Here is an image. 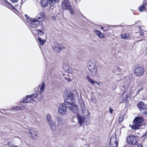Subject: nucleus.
Listing matches in <instances>:
<instances>
[{
  "instance_id": "nucleus-1",
  "label": "nucleus",
  "mask_w": 147,
  "mask_h": 147,
  "mask_svg": "<svg viewBox=\"0 0 147 147\" xmlns=\"http://www.w3.org/2000/svg\"><path fill=\"white\" fill-rule=\"evenodd\" d=\"M38 94H33L31 95H27L26 98H23L20 100V102L22 103H32L35 102V99L37 98Z\"/></svg>"
},
{
  "instance_id": "nucleus-2",
  "label": "nucleus",
  "mask_w": 147,
  "mask_h": 147,
  "mask_svg": "<svg viewBox=\"0 0 147 147\" xmlns=\"http://www.w3.org/2000/svg\"><path fill=\"white\" fill-rule=\"evenodd\" d=\"M66 96L67 99L72 101L78 98L79 94L76 90H74L72 92H67L66 94Z\"/></svg>"
},
{
  "instance_id": "nucleus-3",
  "label": "nucleus",
  "mask_w": 147,
  "mask_h": 147,
  "mask_svg": "<svg viewBox=\"0 0 147 147\" xmlns=\"http://www.w3.org/2000/svg\"><path fill=\"white\" fill-rule=\"evenodd\" d=\"M144 121L143 119L140 117H137L134 120L133 124L131 125V128L134 129H140L141 126V123Z\"/></svg>"
},
{
  "instance_id": "nucleus-4",
  "label": "nucleus",
  "mask_w": 147,
  "mask_h": 147,
  "mask_svg": "<svg viewBox=\"0 0 147 147\" xmlns=\"http://www.w3.org/2000/svg\"><path fill=\"white\" fill-rule=\"evenodd\" d=\"M77 118L78 121V123L81 125L82 123L85 124H88L89 118L88 115H85L82 116L79 114L77 115Z\"/></svg>"
},
{
  "instance_id": "nucleus-5",
  "label": "nucleus",
  "mask_w": 147,
  "mask_h": 147,
  "mask_svg": "<svg viewBox=\"0 0 147 147\" xmlns=\"http://www.w3.org/2000/svg\"><path fill=\"white\" fill-rule=\"evenodd\" d=\"M88 68L92 76L95 75L96 74L97 70L96 64L94 62H90L88 64Z\"/></svg>"
},
{
  "instance_id": "nucleus-6",
  "label": "nucleus",
  "mask_w": 147,
  "mask_h": 147,
  "mask_svg": "<svg viewBox=\"0 0 147 147\" xmlns=\"http://www.w3.org/2000/svg\"><path fill=\"white\" fill-rule=\"evenodd\" d=\"M65 105L69 109L74 113L78 112V109L77 106L74 104H72L68 102H65Z\"/></svg>"
},
{
  "instance_id": "nucleus-7",
  "label": "nucleus",
  "mask_w": 147,
  "mask_h": 147,
  "mask_svg": "<svg viewBox=\"0 0 147 147\" xmlns=\"http://www.w3.org/2000/svg\"><path fill=\"white\" fill-rule=\"evenodd\" d=\"M67 107L65 104H60L58 109L59 113L63 116L66 114L67 110Z\"/></svg>"
},
{
  "instance_id": "nucleus-8",
  "label": "nucleus",
  "mask_w": 147,
  "mask_h": 147,
  "mask_svg": "<svg viewBox=\"0 0 147 147\" xmlns=\"http://www.w3.org/2000/svg\"><path fill=\"white\" fill-rule=\"evenodd\" d=\"M118 142L116 135H113L110 140V147H117Z\"/></svg>"
},
{
  "instance_id": "nucleus-9",
  "label": "nucleus",
  "mask_w": 147,
  "mask_h": 147,
  "mask_svg": "<svg viewBox=\"0 0 147 147\" xmlns=\"http://www.w3.org/2000/svg\"><path fill=\"white\" fill-rule=\"evenodd\" d=\"M126 140L128 144L134 145H136L135 144L137 142L136 137L134 135H131L127 137L126 139Z\"/></svg>"
},
{
  "instance_id": "nucleus-10",
  "label": "nucleus",
  "mask_w": 147,
  "mask_h": 147,
  "mask_svg": "<svg viewBox=\"0 0 147 147\" xmlns=\"http://www.w3.org/2000/svg\"><path fill=\"white\" fill-rule=\"evenodd\" d=\"M71 7L68 0H63L61 2V7L64 10L70 9Z\"/></svg>"
},
{
  "instance_id": "nucleus-11",
  "label": "nucleus",
  "mask_w": 147,
  "mask_h": 147,
  "mask_svg": "<svg viewBox=\"0 0 147 147\" xmlns=\"http://www.w3.org/2000/svg\"><path fill=\"white\" fill-rule=\"evenodd\" d=\"M52 48L53 51L56 52H59L65 48L64 47L57 43H54L52 46Z\"/></svg>"
},
{
  "instance_id": "nucleus-12",
  "label": "nucleus",
  "mask_w": 147,
  "mask_h": 147,
  "mask_svg": "<svg viewBox=\"0 0 147 147\" xmlns=\"http://www.w3.org/2000/svg\"><path fill=\"white\" fill-rule=\"evenodd\" d=\"M28 22L30 24V27L32 30L34 29H36V27L39 22L37 20L33 19H31Z\"/></svg>"
},
{
  "instance_id": "nucleus-13",
  "label": "nucleus",
  "mask_w": 147,
  "mask_h": 147,
  "mask_svg": "<svg viewBox=\"0 0 147 147\" xmlns=\"http://www.w3.org/2000/svg\"><path fill=\"white\" fill-rule=\"evenodd\" d=\"M38 136L37 132L32 129L29 130L28 136L33 140H36Z\"/></svg>"
},
{
  "instance_id": "nucleus-14",
  "label": "nucleus",
  "mask_w": 147,
  "mask_h": 147,
  "mask_svg": "<svg viewBox=\"0 0 147 147\" xmlns=\"http://www.w3.org/2000/svg\"><path fill=\"white\" fill-rule=\"evenodd\" d=\"M144 70L142 67H138L135 69L134 71V73L138 76H141L144 73Z\"/></svg>"
},
{
  "instance_id": "nucleus-15",
  "label": "nucleus",
  "mask_w": 147,
  "mask_h": 147,
  "mask_svg": "<svg viewBox=\"0 0 147 147\" xmlns=\"http://www.w3.org/2000/svg\"><path fill=\"white\" fill-rule=\"evenodd\" d=\"M36 18L37 20H39L38 21L39 22H41L45 20V16L43 13L41 12L38 14L36 17Z\"/></svg>"
},
{
  "instance_id": "nucleus-16",
  "label": "nucleus",
  "mask_w": 147,
  "mask_h": 147,
  "mask_svg": "<svg viewBox=\"0 0 147 147\" xmlns=\"http://www.w3.org/2000/svg\"><path fill=\"white\" fill-rule=\"evenodd\" d=\"M50 126L51 129L53 131H56L58 129V126L56 125L55 122L53 121L49 124Z\"/></svg>"
},
{
  "instance_id": "nucleus-17",
  "label": "nucleus",
  "mask_w": 147,
  "mask_h": 147,
  "mask_svg": "<svg viewBox=\"0 0 147 147\" xmlns=\"http://www.w3.org/2000/svg\"><path fill=\"white\" fill-rule=\"evenodd\" d=\"M49 3V0H41L40 4L42 7H47Z\"/></svg>"
},
{
  "instance_id": "nucleus-18",
  "label": "nucleus",
  "mask_w": 147,
  "mask_h": 147,
  "mask_svg": "<svg viewBox=\"0 0 147 147\" xmlns=\"http://www.w3.org/2000/svg\"><path fill=\"white\" fill-rule=\"evenodd\" d=\"M63 67L65 71L69 73H71L72 70L68 65L64 64L63 66Z\"/></svg>"
},
{
  "instance_id": "nucleus-19",
  "label": "nucleus",
  "mask_w": 147,
  "mask_h": 147,
  "mask_svg": "<svg viewBox=\"0 0 147 147\" xmlns=\"http://www.w3.org/2000/svg\"><path fill=\"white\" fill-rule=\"evenodd\" d=\"M146 107V106L144 105V103L142 102H140L138 105V107L140 111H142V113Z\"/></svg>"
},
{
  "instance_id": "nucleus-20",
  "label": "nucleus",
  "mask_w": 147,
  "mask_h": 147,
  "mask_svg": "<svg viewBox=\"0 0 147 147\" xmlns=\"http://www.w3.org/2000/svg\"><path fill=\"white\" fill-rule=\"evenodd\" d=\"M94 32L98 36L99 38H102L104 37V35L102 33H101L100 31L95 30H94Z\"/></svg>"
},
{
  "instance_id": "nucleus-21",
  "label": "nucleus",
  "mask_w": 147,
  "mask_h": 147,
  "mask_svg": "<svg viewBox=\"0 0 147 147\" xmlns=\"http://www.w3.org/2000/svg\"><path fill=\"white\" fill-rule=\"evenodd\" d=\"M47 121L48 124L50 123L53 121L52 120L51 116L49 114H48L47 115Z\"/></svg>"
},
{
  "instance_id": "nucleus-22",
  "label": "nucleus",
  "mask_w": 147,
  "mask_h": 147,
  "mask_svg": "<svg viewBox=\"0 0 147 147\" xmlns=\"http://www.w3.org/2000/svg\"><path fill=\"white\" fill-rule=\"evenodd\" d=\"M45 83L44 82L42 83L40 89V93L41 94L42 92H43L45 89Z\"/></svg>"
},
{
  "instance_id": "nucleus-23",
  "label": "nucleus",
  "mask_w": 147,
  "mask_h": 147,
  "mask_svg": "<svg viewBox=\"0 0 147 147\" xmlns=\"http://www.w3.org/2000/svg\"><path fill=\"white\" fill-rule=\"evenodd\" d=\"M38 39L39 42L40 44L41 45H42L46 42V41L45 40H42L39 37L38 38Z\"/></svg>"
},
{
  "instance_id": "nucleus-24",
  "label": "nucleus",
  "mask_w": 147,
  "mask_h": 147,
  "mask_svg": "<svg viewBox=\"0 0 147 147\" xmlns=\"http://www.w3.org/2000/svg\"><path fill=\"white\" fill-rule=\"evenodd\" d=\"M130 35L128 34H125L121 36V38L123 39H126L130 37Z\"/></svg>"
},
{
  "instance_id": "nucleus-25",
  "label": "nucleus",
  "mask_w": 147,
  "mask_h": 147,
  "mask_svg": "<svg viewBox=\"0 0 147 147\" xmlns=\"http://www.w3.org/2000/svg\"><path fill=\"white\" fill-rule=\"evenodd\" d=\"M139 10L141 12H142L144 10H145L144 7L143 3L142 5H140L139 7Z\"/></svg>"
},
{
  "instance_id": "nucleus-26",
  "label": "nucleus",
  "mask_w": 147,
  "mask_h": 147,
  "mask_svg": "<svg viewBox=\"0 0 147 147\" xmlns=\"http://www.w3.org/2000/svg\"><path fill=\"white\" fill-rule=\"evenodd\" d=\"M57 120L58 122V125H61L64 123V119H63L59 118L57 119Z\"/></svg>"
},
{
  "instance_id": "nucleus-27",
  "label": "nucleus",
  "mask_w": 147,
  "mask_h": 147,
  "mask_svg": "<svg viewBox=\"0 0 147 147\" xmlns=\"http://www.w3.org/2000/svg\"><path fill=\"white\" fill-rule=\"evenodd\" d=\"M59 0H49V3L51 5L55 4L58 2Z\"/></svg>"
},
{
  "instance_id": "nucleus-28",
  "label": "nucleus",
  "mask_w": 147,
  "mask_h": 147,
  "mask_svg": "<svg viewBox=\"0 0 147 147\" xmlns=\"http://www.w3.org/2000/svg\"><path fill=\"white\" fill-rule=\"evenodd\" d=\"M11 109H16V110H21L22 109L21 107L18 106L12 107Z\"/></svg>"
},
{
  "instance_id": "nucleus-29",
  "label": "nucleus",
  "mask_w": 147,
  "mask_h": 147,
  "mask_svg": "<svg viewBox=\"0 0 147 147\" xmlns=\"http://www.w3.org/2000/svg\"><path fill=\"white\" fill-rule=\"evenodd\" d=\"M123 115H121L119 118V122H121L123 120Z\"/></svg>"
},
{
  "instance_id": "nucleus-30",
  "label": "nucleus",
  "mask_w": 147,
  "mask_h": 147,
  "mask_svg": "<svg viewBox=\"0 0 147 147\" xmlns=\"http://www.w3.org/2000/svg\"><path fill=\"white\" fill-rule=\"evenodd\" d=\"M8 145L10 146L11 147H12L14 145V142L13 141H10L8 143Z\"/></svg>"
},
{
  "instance_id": "nucleus-31",
  "label": "nucleus",
  "mask_w": 147,
  "mask_h": 147,
  "mask_svg": "<svg viewBox=\"0 0 147 147\" xmlns=\"http://www.w3.org/2000/svg\"><path fill=\"white\" fill-rule=\"evenodd\" d=\"M64 78L65 80L67 82H69L71 81V80L67 77H65Z\"/></svg>"
},
{
  "instance_id": "nucleus-32",
  "label": "nucleus",
  "mask_w": 147,
  "mask_h": 147,
  "mask_svg": "<svg viewBox=\"0 0 147 147\" xmlns=\"http://www.w3.org/2000/svg\"><path fill=\"white\" fill-rule=\"evenodd\" d=\"M143 4L145 10L146 11H147V3L144 2H143Z\"/></svg>"
},
{
  "instance_id": "nucleus-33",
  "label": "nucleus",
  "mask_w": 147,
  "mask_h": 147,
  "mask_svg": "<svg viewBox=\"0 0 147 147\" xmlns=\"http://www.w3.org/2000/svg\"><path fill=\"white\" fill-rule=\"evenodd\" d=\"M38 33L39 35H42L43 34V33L41 31L38 30Z\"/></svg>"
},
{
  "instance_id": "nucleus-34",
  "label": "nucleus",
  "mask_w": 147,
  "mask_h": 147,
  "mask_svg": "<svg viewBox=\"0 0 147 147\" xmlns=\"http://www.w3.org/2000/svg\"><path fill=\"white\" fill-rule=\"evenodd\" d=\"M89 82L92 85H94L95 83V81L91 79Z\"/></svg>"
},
{
  "instance_id": "nucleus-35",
  "label": "nucleus",
  "mask_w": 147,
  "mask_h": 147,
  "mask_svg": "<svg viewBox=\"0 0 147 147\" xmlns=\"http://www.w3.org/2000/svg\"><path fill=\"white\" fill-rule=\"evenodd\" d=\"M67 10H69L70 11V13L71 14H73L74 13V11L72 10L71 7H70V9H67Z\"/></svg>"
},
{
  "instance_id": "nucleus-36",
  "label": "nucleus",
  "mask_w": 147,
  "mask_h": 147,
  "mask_svg": "<svg viewBox=\"0 0 147 147\" xmlns=\"http://www.w3.org/2000/svg\"><path fill=\"white\" fill-rule=\"evenodd\" d=\"M143 89V87H141L138 90L137 93L138 94H139L140 92Z\"/></svg>"
},
{
  "instance_id": "nucleus-37",
  "label": "nucleus",
  "mask_w": 147,
  "mask_h": 147,
  "mask_svg": "<svg viewBox=\"0 0 147 147\" xmlns=\"http://www.w3.org/2000/svg\"><path fill=\"white\" fill-rule=\"evenodd\" d=\"M134 147H142V146L140 144H136L134 145Z\"/></svg>"
},
{
  "instance_id": "nucleus-38",
  "label": "nucleus",
  "mask_w": 147,
  "mask_h": 147,
  "mask_svg": "<svg viewBox=\"0 0 147 147\" xmlns=\"http://www.w3.org/2000/svg\"><path fill=\"white\" fill-rule=\"evenodd\" d=\"M109 112L111 113V114H112V112L113 111V109L111 108H110L109 109Z\"/></svg>"
},
{
  "instance_id": "nucleus-39",
  "label": "nucleus",
  "mask_w": 147,
  "mask_h": 147,
  "mask_svg": "<svg viewBox=\"0 0 147 147\" xmlns=\"http://www.w3.org/2000/svg\"><path fill=\"white\" fill-rule=\"evenodd\" d=\"M86 78H87V79L88 80V81H89L91 79L89 76L88 75L87 76Z\"/></svg>"
},
{
  "instance_id": "nucleus-40",
  "label": "nucleus",
  "mask_w": 147,
  "mask_h": 147,
  "mask_svg": "<svg viewBox=\"0 0 147 147\" xmlns=\"http://www.w3.org/2000/svg\"><path fill=\"white\" fill-rule=\"evenodd\" d=\"M9 6L10 8H13V6L10 4H9Z\"/></svg>"
},
{
  "instance_id": "nucleus-41",
  "label": "nucleus",
  "mask_w": 147,
  "mask_h": 147,
  "mask_svg": "<svg viewBox=\"0 0 147 147\" xmlns=\"http://www.w3.org/2000/svg\"><path fill=\"white\" fill-rule=\"evenodd\" d=\"M145 111H147V107H146L144 110L143 111V113L144 114V112Z\"/></svg>"
},
{
  "instance_id": "nucleus-42",
  "label": "nucleus",
  "mask_w": 147,
  "mask_h": 147,
  "mask_svg": "<svg viewBox=\"0 0 147 147\" xmlns=\"http://www.w3.org/2000/svg\"><path fill=\"white\" fill-rule=\"evenodd\" d=\"M12 2H15L17 1L18 0H11Z\"/></svg>"
},
{
  "instance_id": "nucleus-43",
  "label": "nucleus",
  "mask_w": 147,
  "mask_h": 147,
  "mask_svg": "<svg viewBox=\"0 0 147 147\" xmlns=\"http://www.w3.org/2000/svg\"><path fill=\"white\" fill-rule=\"evenodd\" d=\"M99 82H98L97 81H95V83H96V84H98V83Z\"/></svg>"
},
{
  "instance_id": "nucleus-44",
  "label": "nucleus",
  "mask_w": 147,
  "mask_h": 147,
  "mask_svg": "<svg viewBox=\"0 0 147 147\" xmlns=\"http://www.w3.org/2000/svg\"><path fill=\"white\" fill-rule=\"evenodd\" d=\"M12 147H18V146L16 145H14Z\"/></svg>"
},
{
  "instance_id": "nucleus-45",
  "label": "nucleus",
  "mask_w": 147,
  "mask_h": 147,
  "mask_svg": "<svg viewBox=\"0 0 147 147\" xmlns=\"http://www.w3.org/2000/svg\"><path fill=\"white\" fill-rule=\"evenodd\" d=\"M101 84V83H100V82H99L98 83V85L99 86H100V84Z\"/></svg>"
},
{
  "instance_id": "nucleus-46",
  "label": "nucleus",
  "mask_w": 147,
  "mask_h": 147,
  "mask_svg": "<svg viewBox=\"0 0 147 147\" xmlns=\"http://www.w3.org/2000/svg\"><path fill=\"white\" fill-rule=\"evenodd\" d=\"M101 29L102 30H103V27H101Z\"/></svg>"
},
{
  "instance_id": "nucleus-47",
  "label": "nucleus",
  "mask_w": 147,
  "mask_h": 147,
  "mask_svg": "<svg viewBox=\"0 0 147 147\" xmlns=\"http://www.w3.org/2000/svg\"><path fill=\"white\" fill-rule=\"evenodd\" d=\"M25 17H26V18H27V17H28V16H27L26 15H25Z\"/></svg>"
},
{
  "instance_id": "nucleus-48",
  "label": "nucleus",
  "mask_w": 147,
  "mask_h": 147,
  "mask_svg": "<svg viewBox=\"0 0 147 147\" xmlns=\"http://www.w3.org/2000/svg\"><path fill=\"white\" fill-rule=\"evenodd\" d=\"M123 147H128L126 146H124Z\"/></svg>"
},
{
  "instance_id": "nucleus-49",
  "label": "nucleus",
  "mask_w": 147,
  "mask_h": 147,
  "mask_svg": "<svg viewBox=\"0 0 147 147\" xmlns=\"http://www.w3.org/2000/svg\"><path fill=\"white\" fill-rule=\"evenodd\" d=\"M141 36H142L143 35H142V34H141Z\"/></svg>"
},
{
  "instance_id": "nucleus-50",
  "label": "nucleus",
  "mask_w": 147,
  "mask_h": 147,
  "mask_svg": "<svg viewBox=\"0 0 147 147\" xmlns=\"http://www.w3.org/2000/svg\"><path fill=\"white\" fill-rule=\"evenodd\" d=\"M141 36H142L143 35H142V34H141Z\"/></svg>"
},
{
  "instance_id": "nucleus-51",
  "label": "nucleus",
  "mask_w": 147,
  "mask_h": 147,
  "mask_svg": "<svg viewBox=\"0 0 147 147\" xmlns=\"http://www.w3.org/2000/svg\"><path fill=\"white\" fill-rule=\"evenodd\" d=\"M142 41V40H139V41Z\"/></svg>"
}]
</instances>
